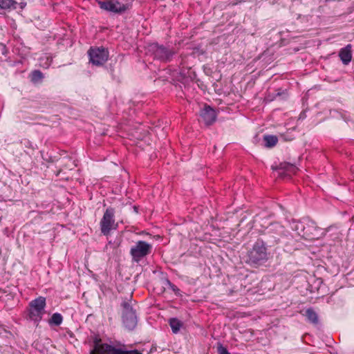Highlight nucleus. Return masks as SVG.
<instances>
[{
    "mask_svg": "<svg viewBox=\"0 0 354 354\" xmlns=\"http://www.w3.org/2000/svg\"><path fill=\"white\" fill-rule=\"evenodd\" d=\"M91 354H142L137 350L124 351L121 348H116L108 344H104L100 339L94 342L93 349Z\"/></svg>",
    "mask_w": 354,
    "mask_h": 354,
    "instance_id": "f03ea898",
    "label": "nucleus"
},
{
    "mask_svg": "<svg viewBox=\"0 0 354 354\" xmlns=\"http://www.w3.org/2000/svg\"><path fill=\"white\" fill-rule=\"evenodd\" d=\"M304 316L306 317L308 321L310 322L313 324L317 325L319 323V317L317 313L315 312V310L312 308H309L306 310L305 313L304 314Z\"/></svg>",
    "mask_w": 354,
    "mask_h": 354,
    "instance_id": "4468645a",
    "label": "nucleus"
},
{
    "mask_svg": "<svg viewBox=\"0 0 354 354\" xmlns=\"http://www.w3.org/2000/svg\"><path fill=\"white\" fill-rule=\"evenodd\" d=\"M44 77V74L39 70H34L30 74V81L33 84L41 83Z\"/></svg>",
    "mask_w": 354,
    "mask_h": 354,
    "instance_id": "f3484780",
    "label": "nucleus"
},
{
    "mask_svg": "<svg viewBox=\"0 0 354 354\" xmlns=\"http://www.w3.org/2000/svg\"><path fill=\"white\" fill-rule=\"evenodd\" d=\"M114 3H115V0H104V1H99L98 4H99L100 8H102L104 10L109 11V12L115 13L117 10H116V8L114 6H115Z\"/></svg>",
    "mask_w": 354,
    "mask_h": 354,
    "instance_id": "2eb2a0df",
    "label": "nucleus"
},
{
    "mask_svg": "<svg viewBox=\"0 0 354 354\" xmlns=\"http://www.w3.org/2000/svg\"><path fill=\"white\" fill-rule=\"evenodd\" d=\"M152 250V245L144 241H138L131 247L130 254L132 260L136 263L140 262L143 258L151 254Z\"/></svg>",
    "mask_w": 354,
    "mask_h": 354,
    "instance_id": "20e7f679",
    "label": "nucleus"
},
{
    "mask_svg": "<svg viewBox=\"0 0 354 354\" xmlns=\"http://www.w3.org/2000/svg\"><path fill=\"white\" fill-rule=\"evenodd\" d=\"M114 4L117 10L115 13H122L129 10L131 7L129 3H122L119 0H115Z\"/></svg>",
    "mask_w": 354,
    "mask_h": 354,
    "instance_id": "6ab92c4d",
    "label": "nucleus"
},
{
    "mask_svg": "<svg viewBox=\"0 0 354 354\" xmlns=\"http://www.w3.org/2000/svg\"><path fill=\"white\" fill-rule=\"evenodd\" d=\"M352 46L351 44L346 45L339 52V57L344 65H348L352 59Z\"/></svg>",
    "mask_w": 354,
    "mask_h": 354,
    "instance_id": "9b49d317",
    "label": "nucleus"
},
{
    "mask_svg": "<svg viewBox=\"0 0 354 354\" xmlns=\"http://www.w3.org/2000/svg\"><path fill=\"white\" fill-rule=\"evenodd\" d=\"M306 222H293L292 228L297 232L299 236L302 237V233L305 229Z\"/></svg>",
    "mask_w": 354,
    "mask_h": 354,
    "instance_id": "aec40b11",
    "label": "nucleus"
},
{
    "mask_svg": "<svg viewBox=\"0 0 354 354\" xmlns=\"http://www.w3.org/2000/svg\"><path fill=\"white\" fill-rule=\"evenodd\" d=\"M46 306V298L39 297L32 300L27 309V318L38 324L42 319Z\"/></svg>",
    "mask_w": 354,
    "mask_h": 354,
    "instance_id": "f257e3e1",
    "label": "nucleus"
},
{
    "mask_svg": "<svg viewBox=\"0 0 354 354\" xmlns=\"http://www.w3.org/2000/svg\"><path fill=\"white\" fill-rule=\"evenodd\" d=\"M218 354H230L227 349L224 347L222 344H218L217 347Z\"/></svg>",
    "mask_w": 354,
    "mask_h": 354,
    "instance_id": "5701e85b",
    "label": "nucleus"
},
{
    "mask_svg": "<svg viewBox=\"0 0 354 354\" xmlns=\"http://www.w3.org/2000/svg\"><path fill=\"white\" fill-rule=\"evenodd\" d=\"M201 116L207 126L212 124L216 119V111L209 106H205L201 111Z\"/></svg>",
    "mask_w": 354,
    "mask_h": 354,
    "instance_id": "6e6552de",
    "label": "nucleus"
},
{
    "mask_svg": "<svg viewBox=\"0 0 354 354\" xmlns=\"http://www.w3.org/2000/svg\"><path fill=\"white\" fill-rule=\"evenodd\" d=\"M324 235V230L319 227L315 222L311 220L306 221L305 229L302 238L306 240H317Z\"/></svg>",
    "mask_w": 354,
    "mask_h": 354,
    "instance_id": "0eeeda50",
    "label": "nucleus"
},
{
    "mask_svg": "<svg viewBox=\"0 0 354 354\" xmlns=\"http://www.w3.org/2000/svg\"><path fill=\"white\" fill-rule=\"evenodd\" d=\"M17 2L14 0H0L1 9L16 8Z\"/></svg>",
    "mask_w": 354,
    "mask_h": 354,
    "instance_id": "412c9836",
    "label": "nucleus"
},
{
    "mask_svg": "<svg viewBox=\"0 0 354 354\" xmlns=\"http://www.w3.org/2000/svg\"><path fill=\"white\" fill-rule=\"evenodd\" d=\"M131 297L132 296L131 295L129 299L126 298L122 301L120 304L122 308V315L136 313V310L133 308Z\"/></svg>",
    "mask_w": 354,
    "mask_h": 354,
    "instance_id": "ddd939ff",
    "label": "nucleus"
},
{
    "mask_svg": "<svg viewBox=\"0 0 354 354\" xmlns=\"http://www.w3.org/2000/svg\"><path fill=\"white\" fill-rule=\"evenodd\" d=\"M168 323L171 328L173 333L174 334L179 333L180 328L183 326V322L175 317L170 318L168 321Z\"/></svg>",
    "mask_w": 354,
    "mask_h": 354,
    "instance_id": "dca6fc26",
    "label": "nucleus"
},
{
    "mask_svg": "<svg viewBox=\"0 0 354 354\" xmlns=\"http://www.w3.org/2000/svg\"><path fill=\"white\" fill-rule=\"evenodd\" d=\"M124 325L129 330H133L137 325V317L136 313L122 315Z\"/></svg>",
    "mask_w": 354,
    "mask_h": 354,
    "instance_id": "9d476101",
    "label": "nucleus"
},
{
    "mask_svg": "<svg viewBox=\"0 0 354 354\" xmlns=\"http://www.w3.org/2000/svg\"><path fill=\"white\" fill-rule=\"evenodd\" d=\"M63 320L62 316L59 313H54L50 319V323L53 324L56 326H59L62 324Z\"/></svg>",
    "mask_w": 354,
    "mask_h": 354,
    "instance_id": "4be33fe9",
    "label": "nucleus"
},
{
    "mask_svg": "<svg viewBox=\"0 0 354 354\" xmlns=\"http://www.w3.org/2000/svg\"><path fill=\"white\" fill-rule=\"evenodd\" d=\"M268 259L267 249L263 242L257 241L248 252V263L259 264Z\"/></svg>",
    "mask_w": 354,
    "mask_h": 354,
    "instance_id": "7ed1b4c3",
    "label": "nucleus"
},
{
    "mask_svg": "<svg viewBox=\"0 0 354 354\" xmlns=\"http://www.w3.org/2000/svg\"><path fill=\"white\" fill-rule=\"evenodd\" d=\"M88 55L89 61L95 66L104 65L109 59V51L104 47H91Z\"/></svg>",
    "mask_w": 354,
    "mask_h": 354,
    "instance_id": "423d86ee",
    "label": "nucleus"
},
{
    "mask_svg": "<svg viewBox=\"0 0 354 354\" xmlns=\"http://www.w3.org/2000/svg\"><path fill=\"white\" fill-rule=\"evenodd\" d=\"M278 169L281 171L279 173L281 175L284 174L285 176H290L292 174H296L298 168L296 165L289 162H281L278 167Z\"/></svg>",
    "mask_w": 354,
    "mask_h": 354,
    "instance_id": "f8f14e48",
    "label": "nucleus"
},
{
    "mask_svg": "<svg viewBox=\"0 0 354 354\" xmlns=\"http://www.w3.org/2000/svg\"><path fill=\"white\" fill-rule=\"evenodd\" d=\"M174 53L163 46H156L154 49V55L156 58L162 61H169L172 57Z\"/></svg>",
    "mask_w": 354,
    "mask_h": 354,
    "instance_id": "1a4fd4ad",
    "label": "nucleus"
},
{
    "mask_svg": "<svg viewBox=\"0 0 354 354\" xmlns=\"http://www.w3.org/2000/svg\"><path fill=\"white\" fill-rule=\"evenodd\" d=\"M276 94L274 95V97H277V96H281V95H287V93H286V90H283L281 88H278L277 91H276Z\"/></svg>",
    "mask_w": 354,
    "mask_h": 354,
    "instance_id": "b1692460",
    "label": "nucleus"
},
{
    "mask_svg": "<svg viewBox=\"0 0 354 354\" xmlns=\"http://www.w3.org/2000/svg\"><path fill=\"white\" fill-rule=\"evenodd\" d=\"M263 141L265 147L270 148L277 145L278 138L276 136L266 135L263 136Z\"/></svg>",
    "mask_w": 354,
    "mask_h": 354,
    "instance_id": "a211bd4d",
    "label": "nucleus"
},
{
    "mask_svg": "<svg viewBox=\"0 0 354 354\" xmlns=\"http://www.w3.org/2000/svg\"><path fill=\"white\" fill-rule=\"evenodd\" d=\"M100 230L104 235H109L112 230H115L118 227V223L115 221V209L109 207L104 213V215L100 221Z\"/></svg>",
    "mask_w": 354,
    "mask_h": 354,
    "instance_id": "39448f33",
    "label": "nucleus"
}]
</instances>
